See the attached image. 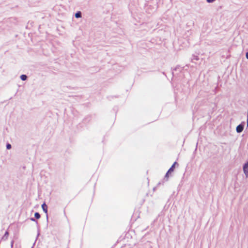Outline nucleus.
I'll use <instances>...</instances> for the list:
<instances>
[{
    "mask_svg": "<svg viewBox=\"0 0 248 248\" xmlns=\"http://www.w3.org/2000/svg\"><path fill=\"white\" fill-rule=\"evenodd\" d=\"M176 164H177V162H175L173 164V165L171 166V167L169 169V170H168V171L167 172V173L165 175V178H168L169 177V174L171 172L173 171L174 168H175V165Z\"/></svg>",
    "mask_w": 248,
    "mask_h": 248,
    "instance_id": "obj_1",
    "label": "nucleus"
},
{
    "mask_svg": "<svg viewBox=\"0 0 248 248\" xmlns=\"http://www.w3.org/2000/svg\"><path fill=\"white\" fill-rule=\"evenodd\" d=\"M243 171L247 178L248 177V161L243 166Z\"/></svg>",
    "mask_w": 248,
    "mask_h": 248,
    "instance_id": "obj_2",
    "label": "nucleus"
},
{
    "mask_svg": "<svg viewBox=\"0 0 248 248\" xmlns=\"http://www.w3.org/2000/svg\"><path fill=\"white\" fill-rule=\"evenodd\" d=\"M244 124H239L236 128V132L238 133L242 132L244 129Z\"/></svg>",
    "mask_w": 248,
    "mask_h": 248,
    "instance_id": "obj_3",
    "label": "nucleus"
},
{
    "mask_svg": "<svg viewBox=\"0 0 248 248\" xmlns=\"http://www.w3.org/2000/svg\"><path fill=\"white\" fill-rule=\"evenodd\" d=\"M42 209L46 213H47V206L46 205V204L45 203H44L42 205Z\"/></svg>",
    "mask_w": 248,
    "mask_h": 248,
    "instance_id": "obj_4",
    "label": "nucleus"
},
{
    "mask_svg": "<svg viewBox=\"0 0 248 248\" xmlns=\"http://www.w3.org/2000/svg\"><path fill=\"white\" fill-rule=\"evenodd\" d=\"M75 17L77 18H80L82 16V13L80 11H78L75 15Z\"/></svg>",
    "mask_w": 248,
    "mask_h": 248,
    "instance_id": "obj_5",
    "label": "nucleus"
},
{
    "mask_svg": "<svg viewBox=\"0 0 248 248\" xmlns=\"http://www.w3.org/2000/svg\"><path fill=\"white\" fill-rule=\"evenodd\" d=\"M8 235H9L8 232H6L5 234H4V235L2 237V239L4 240H7V238H8Z\"/></svg>",
    "mask_w": 248,
    "mask_h": 248,
    "instance_id": "obj_6",
    "label": "nucleus"
},
{
    "mask_svg": "<svg viewBox=\"0 0 248 248\" xmlns=\"http://www.w3.org/2000/svg\"><path fill=\"white\" fill-rule=\"evenodd\" d=\"M200 59L199 58V57L198 55H192V59H191V60L193 61V60H196V61H199Z\"/></svg>",
    "mask_w": 248,
    "mask_h": 248,
    "instance_id": "obj_7",
    "label": "nucleus"
},
{
    "mask_svg": "<svg viewBox=\"0 0 248 248\" xmlns=\"http://www.w3.org/2000/svg\"><path fill=\"white\" fill-rule=\"evenodd\" d=\"M20 78L22 80L25 81L27 79V76L26 75H22L20 76Z\"/></svg>",
    "mask_w": 248,
    "mask_h": 248,
    "instance_id": "obj_8",
    "label": "nucleus"
},
{
    "mask_svg": "<svg viewBox=\"0 0 248 248\" xmlns=\"http://www.w3.org/2000/svg\"><path fill=\"white\" fill-rule=\"evenodd\" d=\"M34 217H35L36 218V219H39L40 218V215L39 213L38 212H36L35 214H34Z\"/></svg>",
    "mask_w": 248,
    "mask_h": 248,
    "instance_id": "obj_9",
    "label": "nucleus"
},
{
    "mask_svg": "<svg viewBox=\"0 0 248 248\" xmlns=\"http://www.w3.org/2000/svg\"><path fill=\"white\" fill-rule=\"evenodd\" d=\"M12 146L10 143H7L6 144V149L8 150H9L11 149Z\"/></svg>",
    "mask_w": 248,
    "mask_h": 248,
    "instance_id": "obj_10",
    "label": "nucleus"
},
{
    "mask_svg": "<svg viewBox=\"0 0 248 248\" xmlns=\"http://www.w3.org/2000/svg\"><path fill=\"white\" fill-rule=\"evenodd\" d=\"M215 1V0H206V1L208 2V3H213V2H214Z\"/></svg>",
    "mask_w": 248,
    "mask_h": 248,
    "instance_id": "obj_11",
    "label": "nucleus"
},
{
    "mask_svg": "<svg viewBox=\"0 0 248 248\" xmlns=\"http://www.w3.org/2000/svg\"><path fill=\"white\" fill-rule=\"evenodd\" d=\"M14 242V241H13H13H11V248H13V247Z\"/></svg>",
    "mask_w": 248,
    "mask_h": 248,
    "instance_id": "obj_12",
    "label": "nucleus"
},
{
    "mask_svg": "<svg viewBox=\"0 0 248 248\" xmlns=\"http://www.w3.org/2000/svg\"><path fill=\"white\" fill-rule=\"evenodd\" d=\"M31 221H36V220L35 219V218L32 217V218H31Z\"/></svg>",
    "mask_w": 248,
    "mask_h": 248,
    "instance_id": "obj_13",
    "label": "nucleus"
},
{
    "mask_svg": "<svg viewBox=\"0 0 248 248\" xmlns=\"http://www.w3.org/2000/svg\"><path fill=\"white\" fill-rule=\"evenodd\" d=\"M246 57L247 59H248V52H247L246 54Z\"/></svg>",
    "mask_w": 248,
    "mask_h": 248,
    "instance_id": "obj_14",
    "label": "nucleus"
}]
</instances>
